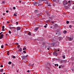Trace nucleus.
<instances>
[{
  "instance_id": "nucleus-1",
  "label": "nucleus",
  "mask_w": 74,
  "mask_h": 74,
  "mask_svg": "<svg viewBox=\"0 0 74 74\" xmlns=\"http://www.w3.org/2000/svg\"><path fill=\"white\" fill-rule=\"evenodd\" d=\"M63 5H66V4H68V2L67 1H64L63 2Z\"/></svg>"
},
{
  "instance_id": "nucleus-2",
  "label": "nucleus",
  "mask_w": 74,
  "mask_h": 74,
  "mask_svg": "<svg viewBox=\"0 0 74 74\" xmlns=\"http://www.w3.org/2000/svg\"><path fill=\"white\" fill-rule=\"evenodd\" d=\"M21 27H16V28H15V29H16L18 31H19V30H21Z\"/></svg>"
},
{
  "instance_id": "nucleus-3",
  "label": "nucleus",
  "mask_w": 74,
  "mask_h": 74,
  "mask_svg": "<svg viewBox=\"0 0 74 74\" xmlns=\"http://www.w3.org/2000/svg\"><path fill=\"white\" fill-rule=\"evenodd\" d=\"M53 55L54 56H57V55H58V53L56 52H55L53 53Z\"/></svg>"
},
{
  "instance_id": "nucleus-4",
  "label": "nucleus",
  "mask_w": 74,
  "mask_h": 74,
  "mask_svg": "<svg viewBox=\"0 0 74 74\" xmlns=\"http://www.w3.org/2000/svg\"><path fill=\"white\" fill-rule=\"evenodd\" d=\"M68 39L69 41H72L73 40V38L71 37H69Z\"/></svg>"
},
{
  "instance_id": "nucleus-5",
  "label": "nucleus",
  "mask_w": 74,
  "mask_h": 74,
  "mask_svg": "<svg viewBox=\"0 0 74 74\" xmlns=\"http://www.w3.org/2000/svg\"><path fill=\"white\" fill-rule=\"evenodd\" d=\"M54 18V16H52L49 17V18L50 19H53Z\"/></svg>"
},
{
  "instance_id": "nucleus-6",
  "label": "nucleus",
  "mask_w": 74,
  "mask_h": 74,
  "mask_svg": "<svg viewBox=\"0 0 74 74\" xmlns=\"http://www.w3.org/2000/svg\"><path fill=\"white\" fill-rule=\"evenodd\" d=\"M3 34H2L0 36V39H2V38H3Z\"/></svg>"
},
{
  "instance_id": "nucleus-7",
  "label": "nucleus",
  "mask_w": 74,
  "mask_h": 74,
  "mask_svg": "<svg viewBox=\"0 0 74 74\" xmlns=\"http://www.w3.org/2000/svg\"><path fill=\"white\" fill-rule=\"evenodd\" d=\"M38 27H36V29H34L35 32H36V31H37V30H38Z\"/></svg>"
},
{
  "instance_id": "nucleus-8",
  "label": "nucleus",
  "mask_w": 74,
  "mask_h": 74,
  "mask_svg": "<svg viewBox=\"0 0 74 74\" xmlns=\"http://www.w3.org/2000/svg\"><path fill=\"white\" fill-rule=\"evenodd\" d=\"M38 12V10H35L34 11L35 13H37Z\"/></svg>"
},
{
  "instance_id": "nucleus-9",
  "label": "nucleus",
  "mask_w": 74,
  "mask_h": 74,
  "mask_svg": "<svg viewBox=\"0 0 74 74\" xmlns=\"http://www.w3.org/2000/svg\"><path fill=\"white\" fill-rule=\"evenodd\" d=\"M22 48H21L19 49V52H22Z\"/></svg>"
},
{
  "instance_id": "nucleus-10",
  "label": "nucleus",
  "mask_w": 74,
  "mask_h": 74,
  "mask_svg": "<svg viewBox=\"0 0 74 74\" xmlns=\"http://www.w3.org/2000/svg\"><path fill=\"white\" fill-rule=\"evenodd\" d=\"M22 57L23 59H25V58H26V56H23Z\"/></svg>"
},
{
  "instance_id": "nucleus-11",
  "label": "nucleus",
  "mask_w": 74,
  "mask_h": 74,
  "mask_svg": "<svg viewBox=\"0 0 74 74\" xmlns=\"http://www.w3.org/2000/svg\"><path fill=\"white\" fill-rule=\"evenodd\" d=\"M4 27H5L4 26H3L2 27V30H3V31H4Z\"/></svg>"
},
{
  "instance_id": "nucleus-12",
  "label": "nucleus",
  "mask_w": 74,
  "mask_h": 74,
  "mask_svg": "<svg viewBox=\"0 0 74 74\" xmlns=\"http://www.w3.org/2000/svg\"><path fill=\"white\" fill-rule=\"evenodd\" d=\"M66 33H67V31L65 30L63 32V33L64 34H66Z\"/></svg>"
},
{
  "instance_id": "nucleus-13",
  "label": "nucleus",
  "mask_w": 74,
  "mask_h": 74,
  "mask_svg": "<svg viewBox=\"0 0 74 74\" xmlns=\"http://www.w3.org/2000/svg\"><path fill=\"white\" fill-rule=\"evenodd\" d=\"M71 5V4H69V5H68V6H66V7H68L69 8V7H70Z\"/></svg>"
},
{
  "instance_id": "nucleus-14",
  "label": "nucleus",
  "mask_w": 74,
  "mask_h": 74,
  "mask_svg": "<svg viewBox=\"0 0 74 74\" xmlns=\"http://www.w3.org/2000/svg\"><path fill=\"white\" fill-rule=\"evenodd\" d=\"M0 71V72H3V69H1Z\"/></svg>"
},
{
  "instance_id": "nucleus-15",
  "label": "nucleus",
  "mask_w": 74,
  "mask_h": 74,
  "mask_svg": "<svg viewBox=\"0 0 74 74\" xmlns=\"http://www.w3.org/2000/svg\"><path fill=\"white\" fill-rule=\"evenodd\" d=\"M69 27L70 28V29L71 28V27H72V26H71V25H70L69 26Z\"/></svg>"
},
{
  "instance_id": "nucleus-16",
  "label": "nucleus",
  "mask_w": 74,
  "mask_h": 74,
  "mask_svg": "<svg viewBox=\"0 0 74 74\" xmlns=\"http://www.w3.org/2000/svg\"><path fill=\"white\" fill-rule=\"evenodd\" d=\"M31 34H32L30 33V32H29L28 34V35H29V36H30L31 35Z\"/></svg>"
},
{
  "instance_id": "nucleus-17",
  "label": "nucleus",
  "mask_w": 74,
  "mask_h": 74,
  "mask_svg": "<svg viewBox=\"0 0 74 74\" xmlns=\"http://www.w3.org/2000/svg\"><path fill=\"white\" fill-rule=\"evenodd\" d=\"M11 63H12L11 62H8L9 64H11Z\"/></svg>"
},
{
  "instance_id": "nucleus-18",
  "label": "nucleus",
  "mask_w": 74,
  "mask_h": 74,
  "mask_svg": "<svg viewBox=\"0 0 74 74\" xmlns=\"http://www.w3.org/2000/svg\"><path fill=\"white\" fill-rule=\"evenodd\" d=\"M53 1L54 3H56V0H53Z\"/></svg>"
},
{
  "instance_id": "nucleus-19",
  "label": "nucleus",
  "mask_w": 74,
  "mask_h": 74,
  "mask_svg": "<svg viewBox=\"0 0 74 74\" xmlns=\"http://www.w3.org/2000/svg\"><path fill=\"white\" fill-rule=\"evenodd\" d=\"M66 23L67 24H69V21H66Z\"/></svg>"
},
{
  "instance_id": "nucleus-20",
  "label": "nucleus",
  "mask_w": 74,
  "mask_h": 74,
  "mask_svg": "<svg viewBox=\"0 0 74 74\" xmlns=\"http://www.w3.org/2000/svg\"><path fill=\"white\" fill-rule=\"evenodd\" d=\"M12 58H16V57H15V56H13L12 57Z\"/></svg>"
},
{
  "instance_id": "nucleus-21",
  "label": "nucleus",
  "mask_w": 74,
  "mask_h": 74,
  "mask_svg": "<svg viewBox=\"0 0 74 74\" xmlns=\"http://www.w3.org/2000/svg\"><path fill=\"white\" fill-rule=\"evenodd\" d=\"M62 58H63V59H65L66 57H65V56H62Z\"/></svg>"
},
{
  "instance_id": "nucleus-22",
  "label": "nucleus",
  "mask_w": 74,
  "mask_h": 74,
  "mask_svg": "<svg viewBox=\"0 0 74 74\" xmlns=\"http://www.w3.org/2000/svg\"><path fill=\"white\" fill-rule=\"evenodd\" d=\"M9 33L10 34H11V31H9Z\"/></svg>"
},
{
  "instance_id": "nucleus-23",
  "label": "nucleus",
  "mask_w": 74,
  "mask_h": 74,
  "mask_svg": "<svg viewBox=\"0 0 74 74\" xmlns=\"http://www.w3.org/2000/svg\"><path fill=\"white\" fill-rule=\"evenodd\" d=\"M25 50L26 49V48H25V47H24V48L23 49V50H25Z\"/></svg>"
},
{
  "instance_id": "nucleus-24",
  "label": "nucleus",
  "mask_w": 74,
  "mask_h": 74,
  "mask_svg": "<svg viewBox=\"0 0 74 74\" xmlns=\"http://www.w3.org/2000/svg\"><path fill=\"white\" fill-rule=\"evenodd\" d=\"M34 64H32V67H33V66H34Z\"/></svg>"
},
{
  "instance_id": "nucleus-25",
  "label": "nucleus",
  "mask_w": 74,
  "mask_h": 74,
  "mask_svg": "<svg viewBox=\"0 0 74 74\" xmlns=\"http://www.w3.org/2000/svg\"><path fill=\"white\" fill-rule=\"evenodd\" d=\"M2 4H4V1H2Z\"/></svg>"
},
{
  "instance_id": "nucleus-26",
  "label": "nucleus",
  "mask_w": 74,
  "mask_h": 74,
  "mask_svg": "<svg viewBox=\"0 0 74 74\" xmlns=\"http://www.w3.org/2000/svg\"><path fill=\"white\" fill-rule=\"evenodd\" d=\"M10 10H11V11H12V8H10Z\"/></svg>"
},
{
  "instance_id": "nucleus-27",
  "label": "nucleus",
  "mask_w": 74,
  "mask_h": 74,
  "mask_svg": "<svg viewBox=\"0 0 74 74\" xmlns=\"http://www.w3.org/2000/svg\"><path fill=\"white\" fill-rule=\"evenodd\" d=\"M14 15L15 16H16L17 14H14Z\"/></svg>"
},
{
  "instance_id": "nucleus-28",
  "label": "nucleus",
  "mask_w": 74,
  "mask_h": 74,
  "mask_svg": "<svg viewBox=\"0 0 74 74\" xmlns=\"http://www.w3.org/2000/svg\"><path fill=\"white\" fill-rule=\"evenodd\" d=\"M13 9L14 10H15V9H16V8L15 7H13Z\"/></svg>"
},
{
  "instance_id": "nucleus-29",
  "label": "nucleus",
  "mask_w": 74,
  "mask_h": 74,
  "mask_svg": "<svg viewBox=\"0 0 74 74\" xmlns=\"http://www.w3.org/2000/svg\"><path fill=\"white\" fill-rule=\"evenodd\" d=\"M23 53H26V52L25 51H23Z\"/></svg>"
},
{
  "instance_id": "nucleus-30",
  "label": "nucleus",
  "mask_w": 74,
  "mask_h": 74,
  "mask_svg": "<svg viewBox=\"0 0 74 74\" xmlns=\"http://www.w3.org/2000/svg\"><path fill=\"white\" fill-rule=\"evenodd\" d=\"M16 25H18V22H16Z\"/></svg>"
},
{
  "instance_id": "nucleus-31",
  "label": "nucleus",
  "mask_w": 74,
  "mask_h": 74,
  "mask_svg": "<svg viewBox=\"0 0 74 74\" xmlns=\"http://www.w3.org/2000/svg\"><path fill=\"white\" fill-rule=\"evenodd\" d=\"M41 1H45V0H40Z\"/></svg>"
},
{
  "instance_id": "nucleus-32",
  "label": "nucleus",
  "mask_w": 74,
  "mask_h": 74,
  "mask_svg": "<svg viewBox=\"0 0 74 74\" xmlns=\"http://www.w3.org/2000/svg\"><path fill=\"white\" fill-rule=\"evenodd\" d=\"M1 48H3V46L2 45L1 46Z\"/></svg>"
},
{
  "instance_id": "nucleus-33",
  "label": "nucleus",
  "mask_w": 74,
  "mask_h": 74,
  "mask_svg": "<svg viewBox=\"0 0 74 74\" xmlns=\"http://www.w3.org/2000/svg\"><path fill=\"white\" fill-rule=\"evenodd\" d=\"M72 71H74V69H72Z\"/></svg>"
},
{
  "instance_id": "nucleus-34",
  "label": "nucleus",
  "mask_w": 74,
  "mask_h": 74,
  "mask_svg": "<svg viewBox=\"0 0 74 74\" xmlns=\"http://www.w3.org/2000/svg\"><path fill=\"white\" fill-rule=\"evenodd\" d=\"M44 27H45V28H47V26L46 25H45L44 26Z\"/></svg>"
},
{
  "instance_id": "nucleus-35",
  "label": "nucleus",
  "mask_w": 74,
  "mask_h": 74,
  "mask_svg": "<svg viewBox=\"0 0 74 74\" xmlns=\"http://www.w3.org/2000/svg\"><path fill=\"white\" fill-rule=\"evenodd\" d=\"M7 55H9V52H8Z\"/></svg>"
},
{
  "instance_id": "nucleus-36",
  "label": "nucleus",
  "mask_w": 74,
  "mask_h": 74,
  "mask_svg": "<svg viewBox=\"0 0 74 74\" xmlns=\"http://www.w3.org/2000/svg\"><path fill=\"white\" fill-rule=\"evenodd\" d=\"M29 72H30V71H29V70H28L27 71V73H29Z\"/></svg>"
},
{
  "instance_id": "nucleus-37",
  "label": "nucleus",
  "mask_w": 74,
  "mask_h": 74,
  "mask_svg": "<svg viewBox=\"0 0 74 74\" xmlns=\"http://www.w3.org/2000/svg\"><path fill=\"white\" fill-rule=\"evenodd\" d=\"M1 67H3V66L1 65Z\"/></svg>"
},
{
  "instance_id": "nucleus-38",
  "label": "nucleus",
  "mask_w": 74,
  "mask_h": 74,
  "mask_svg": "<svg viewBox=\"0 0 74 74\" xmlns=\"http://www.w3.org/2000/svg\"><path fill=\"white\" fill-rule=\"evenodd\" d=\"M9 11H8V10H6V12H9Z\"/></svg>"
},
{
  "instance_id": "nucleus-39",
  "label": "nucleus",
  "mask_w": 74,
  "mask_h": 74,
  "mask_svg": "<svg viewBox=\"0 0 74 74\" xmlns=\"http://www.w3.org/2000/svg\"><path fill=\"white\" fill-rule=\"evenodd\" d=\"M49 6H50V7H51V4H49L48 5Z\"/></svg>"
},
{
  "instance_id": "nucleus-40",
  "label": "nucleus",
  "mask_w": 74,
  "mask_h": 74,
  "mask_svg": "<svg viewBox=\"0 0 74 74\" xmlns=\"http://www.w3.org/2000/svg\"><path fill=\"white\" fill-rule=\"evenodd\" d=\"M60 68H61V66H59V69H60Z\"/></svg>"
},
{
  "instance_id": "nucleus-41",
  "label": "nucleus",
  "mask_w": 74,
  "mask_h": 74,
  "mask_svg": "<svg viewBox=\"0 0 74 74\" xmlns=\"http://www.w3.org/2000/svg\"><path fill=\"white\" fill-rule=\"evenodd\" d=\"M7 23H10V22L7 21Z\"/></svg>"
},
{
  "instance_id": "nucleus-42",
  "label": "nucleus",
  "mask_w": 74,
  "mask_h": 74,
  "mask_svg": "<svg viewBox=\"0 0 74 74\" xmlns=\"http://www.w3.org/2000/svg\"><path fill=\"white\" fill-rule=\"evenodd\" d=\"M11 28H12V27H9V29H11Z\"/></svg>"
},
{
  "instance_id": "nucleus-43",
  "label": "nucleus",
  "mask_w": 74,
  "mask_h": 74,
  "mask_svg": "<svg viewBox=\"0 0 74 74\" xmlns=\"http://www.w3.org/2000/svg\"><path fill=\"white\" fill-rule=\"evenodd\" d=\"M54 23V22L53 21H52L51 22V23Z\"/></svg>"
},
{
  "instance_id": "nucleus-44",
  "label": "nucleus",
  "mask_w": 74,
  "mask_h": 74,
  "mask_svg": "<svg viewBox=\"0 0 74 74\" xmlns=\"http://www.w3.org/2000/svg\"><path fill=\"white\" fill-rule=\"evenodd\" d=\"M2 33H3V32H1L0 33V35L1 34H2Z\"/></svg>"
},
{
  "instance_id": "nucleus-45",
  "label": "nucleus",
  "mask_w": 74,
  "mask_h": 74,
  "mask_svg": "<svg viewBox=\"0 0 74 74\" xmlns=\"http://www.w3.org/2000/svg\"><path fill=\"white\" fill-rule=\"evenodd\" d=\"M27 56H28V55H27L25 57H27Z\"/></svg>"
},
{
  "instance_id": "nucleus-46",
  "label": "nucleus",
  "mask_w": 74,
  "mask_h": 74,
  "mask_svg": "<svg viewBox=\"0 0 74 74\" xmlns=\"http://www.w3.org/2000/svg\"><path fill=\"white\" fill-rule=\"evenodd\" d=\"M57 65V64H55V66H56Z\"/></svg>"
},
{
  "instance_id": "nucleus-47",
  "label": "nucleus",
  "mask_w": 74,
  "mask_h": 74,
  "mask_svg": "<svg viewBox=\"0 0 74 74\" xmlns=\"http://www.w3.org/2000/svg\"><path fill=\"white\" fill-rule=\"evenodd\" d=\"M19 3H21V1H20L19 2Z\"/></svg>"
},
{
  "instance_id": "nucleus-48",
  "label": "nucleus",
  "mask_w": 74,
  "mask_h": 74,
  "mask_svg": "<svg viewBox=\"0 0 74 74\" xmlns=\"http://www.w3.org/2000/svg\"><path fill=\"white\" fill-rule=\"evenodd\" d=\"M57 66H59V65L58 64H57Z\"/></svg>"
},
{
  "instance_id": "nucleus-49",
  "label": "nucleus",
  "mask_w": 74,
  "mask_h": 74,
  "mask_svg": "<svg viewBox=\"0 0 74 74\" xmlns=\"http://www.w3.org/2000/svg\"><path fill=\"white\" fill-rule=\"evenodd\" d=\"M70 2H71V1H68V3H70Z\"/></svg>"
},
{
  "instance_id": "nucleus-50",
  "label": "nucleus",
  "mask_w": 74,
  "mask_h": 74,
  "mask_svg": "<svg viewBox=\"0 0 74 74\" xmlns=\"http://www.w3.org/2000/svg\"><path fill=\"white\" fill-rule=\"evenodd\" d=\"M9 26H12V25H9Z\"/></svg>"
},
{
  "instance_id": "nucleus-51",
  "label": "nucleus",
  "mask_w": 74,
  "mask_h": 74,
  "mask_svg": "<svg viewBox=\"0 0 74 74\" xmlns=\"http://www.w3.org/2000/svg\"><path fill=\"white\" fill-rule=\"evenodd\" d=\"M5 45H8L7 44H5Z\"/></svg>"
},
{
  "instance_id": "nucleus-52",
  "label": "nucleus",
  "mask_w": 74,
  "mask_h": 74,
  "mask_svg": "<svg viewBox=\"0 0 74 74\" xmlns=\"http://www.w3.org/2000/svg\"><path fill=\"white\" fill-rule=\"evenodd\" d=\"M47 49L48 50H49V48H48Z\"/></svg>"
},
{
  "instance_id": "nucleus-53",
  "label": "nucleus",
  "mask_w": 74,
  "mask_h": 74,
  "mask_svg": "<svg viewBox=\"0 0 74 74\" xmlns=\"http://www.w3.org/2000/svg\"><path fill=\"white\" fill-rule=\"evenodd\" d=\"M47 24H46V26H47Z\"/></svg>"
},
{
  "instance_id": "nucleus-54",
  "label": "nucleus",
  "mask_w": 74,
  "mask_h": 74,
  "mask_svg": "<svg viewBox=\"0 0 74 74\" xmlns=\"http://www.w3.org/2000/svg\"><path fill=\"white\" fill-rule=\"evenodd\" d=\"M58 52L59 51V50H58Z\"/></svg>"
},
{
  "instance_id": "nucleus-55",
  "label": "nucleus",
  "mask_w": 74,
  "mask_h": 74,
  "mask_svg": "<svg viewBox=\"0 0 74 74\" xmlns=\"http://www.w3.org/2000/svg\"><path fill=\"white\" fill-rule=\"evenodd\" d=\"M48 0H45V1H47Z\"/></svg>"
},
{
  "instance_id": "nucleus-56",
  "label": "nucleus",
  "mask_w": 74,
  "mask_h": 74,
  "mask_svg": "<svg viewBox=\"0 0 74 74\" xmlns=\"http://www.w3.org/2000/svg\"><path fill=\"white\" fill-rule=\"evenodd\" d=\"M48 69H49V67H48Z\"/></svg>"
},
{
  "instance_id": "nucleus-57",
  "label": "nucleus",
  "mask_w": 74,
  "mask_h": 74,
  "mask_svg": "<svg viewBox=\"0 0 74 74\" xmlns=\"http://www.w3.org/2000/svg\"><path fill=\"white\" fill-rule=\"evenodd\" d=\"M14 28H13L12 27V29H13Z\"/></svg>"
},
{
  "instance_id": "nucleus-58",
  "label": "nucleus",
  "mask_w": 74,
  "mask_h": 74,
  "mask_svg": "<svg viewBox=\"0 0 74 74\" xmlns=\"http://www.w3.org/2000/svg\"><path fill=\"white\" fill-rule=\"evenodd\" d=\"M73 4H74V2H73Z\"/></svg>"
},
{
  "instance_id": "nucleus-59",
  "label": "nucleus",
  "mask_w": 74,
  "mask_h": 74,
  "mask_svg": "<svg viewBox=\"0 0 74 74\" xmlns=\"http://www.w3.org/2000/svg\"><path fill=\"white\" fill-rule=\"evenodd\" d=\"M46 3H48V2H46Z\"/></svg>"
},
{
  "instance_id": "nucleus-60",
  "label": "nucleus",
  "mask_w": 74,
  "mask_h": 74,
  "mask_svg": "<svg viewBox=\"0 0 74 74\" xmlns=\"http://www.w3.org/2000/svg\"><path fill=\"white\" fill-rule=\"evenodd\" d=\"M15 14H17L16 12L15 13Z\"/></svg>"
},
{
  "instance_id": "nucleus-61",
  "label": "nucleus",
  "mask_w": 74,
  "mask_h": 74,
  "mask_svg": "<svg viewBox=\"0 0 74 74\" xmlns=\"http://www.w3.org/2000/svg\"><path fill=\"white\" fill-rule=\"evenodd\" d=\"M56 34H57V33H56Z\"/></svg>"
},
{
  "instance_id": "nucleus-62",
  "label": "nucleus",
  "mask_w": 74,
  "mask_h": 74,
  "mask_svg": "<svg viewBox=\"0 0 74 74\" xmlns=\"http://www.w3.org/2000/svg\"><path fill=\"white\" fill-rule=\"evenodd\" d=\"M33 1H34V0H32Z\"/></svg>"
},
{
  "instance_id": "nucleus-63",
  "label": "nucleus",
  "mask_w": 74,
  "mask_h": 74,
  "mask_svg": "<svg viewBox=\"0 0 74 74\" xmlns=\"http://www.w3.org/2000/svg\"><path fill=\"white\" fill-rule=\"evenodd\" d=\"M34 4H35V3H34Z\"/></svg>"
}]
</instances>
